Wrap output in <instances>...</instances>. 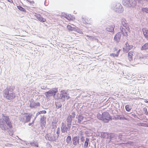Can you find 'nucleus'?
<instances>
[{
  "mask_svg": "<svg viewBox=\"0 0 148 148\" xmlns=\"http://www.w3.org/2000/svg\"><path fill=\"white\" fill-rule=\"evenodd\" d=\"M41 118L40 119V126L42 127L43 126L45 127L46 123V117L43 115L42 116V115H40Z\"/></svg>",
  "mask_w": 148,
  "mask_h": 148,
  "instance_id": "nucleus-13",
  "label": "nucleus"
},
{
  "mask_svg": "<svg viewBox=\"0 0 148 148\" xmlns=\"http://www.w3.org/2000/svg\"><path fill=\"white\" fill-rule=\"evenodd\" d=\"M72 120L73 118L71 117V115L70 114H69L66 119L67 122V124L71 126Z\"/></svg>",
  "mask_w": 148,
  "mask_h": 148,
  "instance_id": "nucleus-20",
  "label": "nucleus"
},
{
  "mask_svg": "<svg viewBox=\"0 0 148 148\" xmlns=\"http://www.w3.org/2000/svg\"><path fill=\"white\" fill-rule=\"evenodd\" d=\"M80 139H81V141H82V142H84L85 140L84 139V137L83 136H82L81 137Z\"/></svg>",
  "mask_w": 148,
  "mask_h": 148,
  "instance_id": "nucleus-49",
  "label": "nucleus"
},
{
  "mask_svg": "<svg viewBox=\"0 0 148 148\" xmlns=\"http://www.w3.org/2000/svg\"><path fill=\"white\" fill-rule=\"evenodd\" d=\"M148 49V42H147L144 45L142 46L140 49L141 50H144Z\"/></svg>",
  "mask_w": 148,
  "mask_h": 148,
  "instance_id": "nucleus-29",
  "label": "nucleus"
},
{
  "mask_svg": "<svg viewBox=\"0 0 148 148\" xmlns=\"http://www.w3.org/2000/svg\"><path fill=\"white\" fill-rule=\"evenodd\" d=\"M0 128L4 131L12 128V124L9 116L2 114V117L0 119Z\"/></svg>",
  "mask_w": 148,
  "mask_h": 148,
  "instance_id": "nucleus-1",
  "label": "nucleus"
},
{
  "mask_svg": "<svg viewBox=\"0 0 148 148\" xmlns=\"http://www.w3.org/2000/svg\"><path fill=\"white\" fill-rule=\"evenodd\" d=\"M143 125H142V126L145 127H148V123H142Z\"/></svg>",
  "mask_w": 148,
  "mask_h": 148,
  "instance_id": "nucleus-51",
  "label": "nucleus"
},
{
  "mask_svg": "<svg viewBox=\"0 0 148 148\" xmlns=\"http://www.w3.org/2000/svg\"><path fill=\"white\" fill-rule=\"evenodd\" d=\"M30 145L32 146H34L36 147H38V144L36 140H33V141L30 143Z\"/></svg>",
  "mask_w": 148,
  "mask_h": 148,
  "instance_id": "nucleus-24",
  "label": "nucleus"
},
{
  "mask_svg": "<svg viewBox=\"0 0 148 148\" xmlns=\"http://www.w3.org/2000/svg\"><path fill=\"white\" fill-rule=\"evenodd\" d=\"M34 121H35V120H34L32 122V123H29L28 124V125H29V126H31L32 127L33 125V124L34 123Z\"/></svg>",
  "mask_w": 148,
  "mask_h": 148,
  "instance_id": "nucleus-47",
  "label": "nucleus"
},
{
  "mask_svg": "<svg viewBox=\"0 0 148 148\" xmlns=\"http://www.w3.org/2000/svg\"><path fill=\"white\" fill-rule=\"evenodd\" d=\"M34 102L35 101L33 99H31L30 100V104L29 105H31L32 104H33Z\"/></svg>",
  "mask_w": 148,
  "mask_h": 148,
  "instance_id": "nucleus-48",
  "label": "nucleus"
},
{
  "mask_svg": "<svg viewBox=\"0 0 148 148\" xmlns=\"http://www.w3.org/2000/svg\"><path fill=\"white\" fill-rule=\"evenodd\" d=\"M36 18L40 22L43 23L45 22L46 20L40 14L35 13L34 15Z\"/></svg>",
  "mask_w": 148,
  "mask_h": 148,
  "instance_id": "nucleus-16",
  "label": "nucleus"
},
{
  "mask_svg": "<svg viewBox=\"0 0 148 148\" xmlns=\"http://www.w3.org/2000/svg\"><path fill=\"white\" fill-rule=\"evenodd\" d=\"M64 17L69 20H72L73 16H71L70 14L67 15V14L64 13Z\"/></svg>",
  "mask_w": 148,
  "mask_h": 148,
  "instance_id": "nucleus-23",
  "label": "nucleus"
},
{
  "mask_svg": "<svg viewBox=\"0 0 148 148\" xmlns=\"http://www.w3.org/2000/svg\"><path fill=\"white\" fill-rule=\"evenodd\" d=\"M120 49H119L118 50V51L116 53V54L113 53H111L110 54V56H112L113 57H117L119 54V53L120 52Z\"/></svg>",
  "mask_w": 148,
  "mask_h": 148,
  "instance_id": "nucleus-34",
  "label": "nucleus"
},
{
  "mask_svg": "<svg viewBox=\"0 0 148 148\" xmlns=\"http://www.w3.org/2000/svg\"><path fill=\"white\" fill-rule=\"evenodd\" d=\"M55 135H56V134H53V136H51V137L50 136V138H49L47 139V140L49 141H53L54 142H56V140L58 139V138H56V137L55 136Z\"/></svg>",
  "mask_w": 148,
  "mask_h": 148,
  "instance_id": "nucleus-28",
  "label": "nucleus"
},
{
  "mask_svg": "<svg viewBox=\"0 0 148 148\" xmlns=\"http://www.w3.org/2000/svg\"><path fill=\"white\" fill-rule=\"evenodd\" d=\"M87 37H88V39L92 40H94V39H95V37L93 36H87Z\"/></svg>",
  "mask_w": 148,
  "mask_h": 148,
  "instance_id": "nucleus-45",
  "label": "nucleus"
},
{
  "mask_svg": "<svg viewBox=\"0 0 148 148\" xmlns=\"http://www.w3.org/2000/svg\"><path fill=\"white\" fill-rule=\"evenodd\" d=\"M109 133L99 132H98V136L101 138L108 139Z\"/></svg>",
  "mask_w": 148,
  "mask_h": 148,
  "instance_id": "nucleus-15",
  "label": "nucleus"
},
{
  "mask_svg": "<svg viewBox=\"0 0 148 148\" xmlns=\"http://www.w3.org/2000/svg\"><path fill=\"white\" fill-rule=\"evenodd\" d=\"M61 125V130L62 133H67L68 131H69L70 130L71 125L67 124V126H66L63 122L62 123Z\"/></svg>",
  "mask_w": 148,
  "mask_h": 148,
  "instance_id": "nucleus-9",
  "label": "nucleus"
},
{
  "mask_svg": "<svg viewBox=\"0 0 148 148\" xmlns=\"http://www.w3.org/2000/svg\"><path fill=\"white\" fill-rule=\"evenodd\" d=\"M76 27H72L70 25H68L66 26V28L69 31H75V30Z\"/></svg>",
  "mask_w": 148,
  "mask_h": 148,
  "instance_id": "nucleus-22",
  "label": "nucleus"
},
{
  "mask_svg": "<svg viewBox=\"0 0 148 148\" xmlns=\"http://www.w3.org/2000/svg\"><path fill=\"white\" fill-rule=\"evenodd\" d=\"M47 1V0H46L45 1V3H44L45 5H46V6L47 5H46V2Z\"/></svg>",
  "mask_w": 148,
  "mask_h": 148,
  "instance_id": "nucleus-58",
  "label": "nucleus"
},
{
  "mask_svg": "<svg viewBox=\"0 0 148 148\" xmlns=\"http://www.w3.org/2000/svg\"><path fill=\"white\" fill-rule=\"evenodd\" d=\"M15 88L14 86H9L3 91V95L5 98L9 100L14 99L15 97V93L14 92Z\"/></svg>",
  "mask_w": 148,
  "mask_h": 148,
  "instance_id": "nucleus-2",
  "label": "nucleus"
},
{
  "mask_svg": "<svg viewBox=\"0 0 148 148\" xmlns=\"http://www.w3.org/2000/svg\"><path fill=\"white\" fill-rule=\"evenodd\" d=\"M27 1L30 2V0H28Z\"/></svg>",
  "mask_w": 148,
  "mask_h": 148,
  "instance_id": "nucleus-63",
  "label": "nucleus"
},
{
  "mask_svg": "<svg viewBox=\"0 0 148 148\" xmlns=\"http://www.w3.org/2000/svg\"><path fill=\"white\" fill-rule=\"evenodd\" d=\"M125 21L126 22V21L125 20H124V21H122V23L123 24V26L124 27H126L127 26V24L125 23Z\"/></svg>",
  "mask_w": 148,
  "mask_h": 148,
  "instance_id": "nucleus-43",
  "label": "nucleus"
},
{
  "mask_svg": "<svg viewBox=\"0 0 148 148\" xmlns=\"http://www.w3.org/2000/svg\"><path fill=\"white\" fill-rule=\"evenodd\" d=\"M112 9L115 12L119 13L123 12L124 10L123 6L119 3L113 5L112 7Z\"/></svg>",
  "mask_w": 148,
  "mask_h": 148,
  "instance_id": "nucleus-7",
  "label": "nucleus"
},
{
  "mask_svg": "<svg viewBox=\"0 0 148 148\" xmlns=\"http://www.w3.org/2000/svg\"><path fill=\"white\" fill-rule=\"evenodd\" d=\"M90 146V143H89V147Z\"/></svg>",
  "mask_w": 148,
  "mask_h": 148,
  "instance_id": "nucleus-64",
  "label": "nucleus"
},
{
  "mask_svg": "<svg viewBox=\"0 0 148 148\" xmlns=\"http://www.w3.org/2000/svg\"><path fill=\"white\" fill-rule=\"evenodd\" d=\"M89 139L86 138L84 142V148H88L89 145Z\"/></svg>",
  "mask_w": 148,
  "mask_h": 148,
  "instance_id": "nucleus-25",
  "label": "nucleus"
},
{
  "mask_svg": "<svg viewBox=\"0 0 148 148\" xmlns=\"http://www.w3.org/2000/svg\"><path fill=\"white\" fill-rule=\"evenodd\" d=\"M55 106L56 108L57 109H59L60 108V110H61V108L62 106V104L60 102H58L57 103H56Z\"/></svg>",
  "mask_w": 148,
  "mask_h": 148,
  "instance_id": "nucleus-30",
  "label": "nucleus"
},
{
  "mask_svg": "<svg viewBox=\"0 0 148 148\" xmlns=\"http://www.w3.org/2000/svg\"><path fill=\"white\" fill-rule=\"evenodd\" d=\"M17 8L19 10L22 12L25 13L26 12V10L20 5L17 6Z\"/></svg>",
  "mask_w": 148,
  "mask_h": 148,
  "instance_id": "nucleus-31",
  "label": "nucleus"
},
{
  "mask_svg": "<svg viewBox=\"0 0 148 148\" xmlns=\"http://www.w3.org/2000/svg\"><path fill=\"white\" fill-rule=\"evenodd\" d=\"M72 138H71V136L70 135L68 136L66 140V142L67 144L71 143H72Z\"/></svg>",
  "mask_w": 148,
  "mask_h": 148,
  "instance_id": "nucleus-26",
  "label": "nucleus"
},
{
  "mask_svg": "<svg viewBox=\"0 0 148 148\" xmlns=\"http://www.w3.org/2000/svg\"><path fill=\"white\" fill-rule=\"evenodd\" d=\"M69 98V94L68 93L67 90H61L59 96H58V98L60 99L62 101H64L66 98L68 99Z\"/></svg>",
  "mask_w": 148,
  "mask_h": 148,
  "instance_id": "nucleus-4",
  "label": "nucleus"
},
{
  "mask_svg": "<svg viewBox=\"0 0 148 148\" xmlns=\"http://www.w3.org/2000/svg\"><path fill=\"white\" fill-rule=\"evenodd\" d=\"M117 137H118V139L121 140L122 136V134L121 133H119L117 134Z\"/></svg>",
  "mask_w": 148,
  "mask_h": 148,
  "instance_id": "nucleus-40",
  "label": "nucleus"
},
{
  "mask_svg": "<svg viewBox=\"0 0 148 148\" xmlns=\"http://www.w3.org/2000/svg\"><path fill=\"white\" fill-rule=\"evenodd\" d=\"M23 114L26 115V116H25L26 118L25 120H24V118H21L20 121H22L23 122H24L25 123L30 122L32 115V114L28 113H25Z\"/></svg>",
  "mask_w": 148,
  "mask_h": 148,
  "instance_id": "nucleus-10",
  "label": "nucleus"
},
{
  "mask_svg": "<svg viewBox=\"0 0 148 148\" xmlns=\"http://www.w3.org/2000/svg\"><path fill=\"white\" fill-rule=\"evenodd\" d=\"M40 114V113L39 112H37L36 113V116L35 117L34 120H35L36 119L37 117Z\"/></svg>",
  "mask_w": 148,
  "mask_h": 148,
  "instance_id": "nucleus-50",
  "label": "nucleus"
},
{
  "mask_svg": "<svg viewBox=\"0 0 148 148\" xmlns=\"http://www.w3.org/2000/svg\"><path fill=\"white\" fill-rule=\"evenodd\" d=\"M60 133V128L59 127L57 129V132H56V134L58 135V136L57 137V138H58V137L59 136Z\"/></svg>",
  "mask_w": 148,
  "mask_h": 148,
  "instance_id": "nucleus-41",
  "label": "nucleus"
},
{
  "mask_svg": "<svg viewBox=\"0 0 148 148\" xmlns=\"http://www.w3.org/2000/svg\"><path fill=\"white\" fill-rule=\"evenodd\" d=\"M142 31L145 37L147 40H148V30L146 29H145V31L142 30Z\"/></svg>",
  "mask_w": 148,
  "mask_h": 148,
  "instance_id": "nucleus-27",
  "label": "nucleus"
},
{
  "mask_svg": "<svg viewBox=\"0 0 148 148\" xmlns=\"http://www.w3.org/2000/svg\"><path fill=\"white\" fill-rule=\"evenodd\" d=\"M94 40H95L97 41V42H98V40L95 37V39H94Z\"/></svg>",
  "mask_w": 148,
  "mask_h": 148,
  "instance_id": "nucleus-56",
  "label": "nucleus"
},
{
  "mask_svg": "<svg viewBox=\"0 0 148 148\" xmlns=\"http://www.w3.org/2000/svg\"><path fill=\"white\" fill-rule=\"evenodd\" d=\"M119 115H116V116H114L113 119L115 120L119 119Z\"/></svg>",
  "mask_w": 148,
  "mask_h": 148,
  "instance_id": "nucleus-42",
  "label": "nucleus"
},
{
  "mask_svg": "<svg viewBox=\"0 0 148 148\" xmlns=\"http://www.w3.org/2000/svg\"><path fill=\"white\" fill-rule=\"evenodd\" d=\"M123 5L126 7H135L136 4V2L135 0H123Z\"/></svg>",
  "mask_w": 148,
  "mask_h": 148,
  "instance_id": "nucleus-5",
  "label": "nucleus"
},
{
  "mask_svg": "<svg viewBox=\"0 0 148 148\" xmlns=\"http://www.w3.org/2000/svg\"><path fill=\"white\" fill-rule=\"evenodd\" d=\"M71 117L73 119L75 117V116L76 115L75 112H73L71 113Z\"/></svg>",
  "mask_w": 148,
  "mask_h": 148,
  "instance_id": "nucleus-44",
  "label": "nucleus"
},
{
  "mask_svg": "<svg viewBox=\"0 0 148 148\" xmlns=\"http://www.w3.org/2000/svg\"><path fill=\"white\" fill-rule=\"evenodd\" d=\"M30 4H32L34 3V1H30Z\"/></svg>",
  "mask_w": 148,
  "mask_h": 148,
  "instance_id": "nucleus-57",
  "label": "nucleus"
},
{
  "mask_svg": "<svg viewBox=\"0 0 148 148\" xmlns=\"http://www.w3.org/2000/svg\"><path fill=\"white\" fill-rule=\"evenodd\" d=\"M40 103L39 102H34L31 105H29V107L31 108H36L40 106Z\"/></svg>",
  "mask_w": 148,
  "mask_h": 148,
  "instance_id": "nucleus-19",
  "label": "nucleus"
},
{
  "mask_svg": "<svg viewBox=\"0 0 148 148\" xmlns=\"http://www.w3.org/2000/svg\"><path fill=\"white\" fill-rule=\"evenodd\" d=\"M60 94H59V93H58L57 95V97H58V96H59Z\"/></svg>",
  "mask_w": 148,
  "mask_h": 148,
  "instance_id": "nucleus-61",
  "label": "nucleus"
},
{
  "mask_svg": "<svg viewBox=\"0 0 148 148\" xmlns=\"http://www.w3.org/2000/svg\"><path fill=\"white\" fill-rule=\"evenodd\" d=\"M52 126L53 129H55L56 127V123L54 122H52Z\"/></svg>",
  "mask_w": 148,
  "mask_h": 148,
  "instance_id": "nucleus-39",
  "label": "nucleus"
},
{
  "mask_svg": "<svg viewBox=\"0 0 148 148\" xmlns=\"http://www.w3.org/2000/svg\"><path fill=\"white\" fill-rule=\"evenodd\" d=\"M58 92V88H55L50 90L46 92L45 94L47 97L52 96H54L56 95Z\"/></svg>",
  "mask_w": 148,
  "mask_h": 148,
  "instance_id": "nucleus-8",
  "label": "nucleus"
},
{
  "mask_svg": "<svg viewBox=\"0 0 148 148\" xmlns=\"http://www.w3.org/2000/svg\"><path fill=\"white\" fill-rule=\"evenodd\" d=\"M128 42H126L125 43V46L123 48V50L124 52L127 53L129 50L132 49L133 47L132 45H130Z\"/></svg>",
  "mask_w": 148,
  "mask_h": 148,
  "instance_id": "nucleus-11",
  "label": "nucleus"
},
{
  "mask_svg": "<svg viewBox=\"0 0 148 148\" xmlns=\"http://www.w3.org/2000/svg\"><path fill=\"white\" fill-rule=\"evenodd\" d=\"M121 31L122 32V33L121 32H119L117 33L115 36L114 37V40L116 42H119L121 38V34H122L124 36H125V35L124 34V31L125 32V34L127 35V32L125 31V29L122 27V28H121Z\"/></svg>",
  "mask_w": 148,
  "mask_h": 148,
  "instance_id": "nucleus-6",
  "label": "nucleus"
},
{
  "mask_svg": "<svg viewBox=\"0 0 148 148\" xmlns=\"http://www.w3.org/2000/svg\"><path fill=\"white\" fill-rule=\"evenodd\" d=\"M109 136L108 139H110V142L112 141L113 140H116L117 136L116 133H109Z\"/></svg>",
  "mask_w": 148,
  "mask_h": 148,
  "instance_id": "nucleus-14",
  "label": "nucleus"
},
{
  "mask_svg": "<svg viewBox=\"0 0 148 148\" xmlns=\"http://www.w3.org/2000/svg\"><path fill=\"white\" fill-rule=\"evenodd\" d=\"M49 135H50V134H47H47H46L45 137V138L46 139V140H47V136H49Z\"/></svg>",
  "mask_w": 148,
  "mask_h": 148,
  "instance_id": "nucleus-52",
  "label": "nucleus"
},
{
  "mask_svg": "<svg viewBox=\"0 0 148 148\" xmlns=\"http://www.w3.org/2000/svg\"><path fill=\"white\" fill-rule=\"evenodd\" d=\"M128 116L130 117H134V118L137 117V119H139V118L137 117V116L134 113H130L128 114Z\"/></svg>",
  "mask_w": 148,
  "mask_h": 148,
  "instance_id": "nucleus-32",
  "label": "nucleus"
},
{
  "mask_svg": "<svg viewBox=\"0 0 148 148\" xmlns=\"http://www.w3.org/2000/svg\"><path fill=\"white\" fill-rule=\"evenodd\" d=\"M145 1H146L148 3V0H145Z\"/></svg>",
  "mask_w": 148,
  "mask_h": 148,
  "instance_id": "nucleus-62",
  "label": "nucleus"
},
{
  "mask_svg": "<svg viewBox=\"0 0 148 148\" xmlns=\"http://www.w3.org/2000/svg\"><path fill=\"white\" fill-rule=\"evenodd\" d=\"M143 111L144 112V114L146 115L148 114V111H147V108L146 107L144 108H143Z\"/></svg>",
  "mask_w": 148,
  "mask_h": 148,
  "instance_id": "nucleus-38",
  "label": "nucleus"
},
{
  "mask_svg": "<svg viewBox=\"0 0 148 148\" xmlns=\"http://www.w3.org/2000/svg\"><path fill=\"white\" fill-rule=\"evenodd\" d=\"M144 102L145 103H148V101L146 100H145L144 101Z\"/></svg>",
  "mask_w": 148,
  "mask_h": 148,
  "instance_id": "nucleus-59",
  "label": "nucleus"
},
{
  "mask_svg": "<svg viewBox=\"0 0 148 148\" xmlns=\"http://www.w3.org/2000/svg\"><path fill=\"white\" fill-rule=\"evenodd\" d=\"M119 119L120 120H127V118L124 117L123 115H119Z\"/></svg>",
  "mask_w": 148,
  "mask_h": 148,
  "instance_id": "nucleus-37",
  "label": "nucleus"
},
{
  "mask_svg": "<svg viewBox=\"0 0 148 148\" xmlns=\"http://www.w3.org/2000/svg\"><path fill=\"white\" fill-rule=\"evenodd\" d=\"M75 31L76 32L79 33L80 34H83V32L79 28L76 27V28L75 29Z\"/></svg>",
  "mask_w": 148,
  "mask_h": 148,
  "instance_id": "nucleus-36",
  "label": "nucleus"
},
{
  "mask_svg": "<svg viewBox=\"0 0 148 148\" xmlns=\"http://www.w3.org/2000/svg\"><path fill=\"white\" fill-rule=\"evenodd\" d=\"M84 117L81 114L77 115L76 118L77 119V123L80 124H83V123H81L82 121L84 119Z\"/></svg>",
  "mask_w": 148,
  "mask_h": 148,
  "instance_id": "nucleus-17",
  "label": "nucleus"
},
{
  "mask_svg": "<svg viewBox=\"0 0 148 148\" xmlns=\"http://www.w3.org/2000/svg\"><path fill=\"white\" fill-rule=\"evenodd\" d=\"M79 137L72 135V141L74 146H76L79 144Z\"/></svg>",
  "mask_w": 148,
  "mask_h": 148,
  "instance_id": "nucleus-12",
  "label": "nucleus"
},
{
  "mask_svg": "<svg viewBox=\"0 0 148 148\" xmlns=\"http://www.w3.org/2000/svg\"><path fill=\"white\" fill-rule=\"evenodd\" d=\"M97 117L104 123H108L112 119V116L107 112H103L101 114L99 113H98L97 114Z\"/></svg>",
  "mask_w": 148,
  "mask_h": 148,
  "instance_id": "nucleus-3",
  "label": "nucleus"
},
{
  "mask_svg": "<svg viewBox=\"0 0 148 148\" xmlns=\"http://www.w3.org/2000/svg\"><path fill=\"white\" fill-rule=\"evenodd\" d=\"M134 52L130 51L128 53V59L130 62L133 61V56Z\"/></svg>",
  "mask_w": 148,
  "mask_h": 148,
  "instance_id": "nucleus-21",
  "label": "nucleus"
},
{
  "mask_svg": "<svg viewBox=\"0 0 148 148\" xmlns=\"http://www.w3.org/2000/svg\"><path fill=\"white\" fill-rule=\"evenodd\" d=\"M125 108L127 112H130L132 109L131 107L129 105H125Z\"/></svg>",
  "mask_w": 148,
  "mask_h": 148,
  "instance_id": "nucleus-33",
  "label": "nucleus"
},
{
  "mask_svg": "<svg viewBox=\"0 0 148 148\" xmlns=\"http://www.w3.org/2000/svg\"><path fill=\"white\" fill-rule=\"evenodd\" d=\"M141 11L143 12H145L148 14V8L147 7L142 8L141 9Z\"/></svg>",
  "mask_w": 148,
  "mask_h": 148,
  "instance_id": "nucleus-35",
  "label": "nucleus"
},
{
  "mask_svg": "<svg viewBox=\"0 0 148 148\" xmlns=\"http://www.w3.org/2000/svg\"><path fill=\"white\" fill-rule=\"evenodd\" d=\"M40 113V114H45L47 113V111L45 110H43L42 111H39Z\"/></svg>",
  "mask_w": 148,
  "mask_h": 148,
  "instance_id": "nucleus-46",
  "label": "nucleus"
},
{
  "mask_svg": "<svg viewBox=\"0 0 148 148\" xmlns=\"http://www.w3.org/2000/svg\"><path fill=\"white\" fill-rule=\"evenodd\" d=\"M114 27L115 26L114 25L110 26H109L106 28V30L108 32L112 33H114Z\"/></svg>",
  "mask_w": 148,
  "mask_h": 148,
  "instance_id": "nucleus-18",
  "label": "nucleus"
},
{
  "mask_svg": "<svg viewBox=\"0 0 148 148\" xmlns=\"http://www.w3.org/2000/svg\"><path fill=\"white\" fill-rule=\"evenodd\" d=\"M139 3H142L143 2V0H137Z\"/></svg>",
  "mask_w": 148,
  "mask_h": 148,
  "instance_id": "nucleus-54",
  "label": "nucleus"
},
{
  "mask_svg": "<svg viewBox=\"0 0 148 148\" xmlns=\"http://www.w3.org/2000/svg\"><path fill=\"white\" fill-rule=\"evenodd\" d=\"M76 122L77 123V120H75V121L74 123L73 122V125H77V123H76Z\"/></svg>",
  "mask_w": 148,
  "mask_h": 148,
  "instance_id": "nucleus-53",
  "label": "nucleus"
},
{
  "mask_svg": "<svg viewBox=\"0 0 148 148\" xmlns=\"http://www.w3.org/2000/svg\"><path fill=\"white\" fill-rule=\"evenodd\" d=\"M50 135H49V136H47V139H48V138H50Z\"/></svg>",
  "mask_w": 148,
  "mask_h": 148,
  "instance_id": "nucleus-60",
  "label": "nucleus"
},
{
  "mask_svg": "<svg viewBox=\"0 0 148 148\" xmlns=\"http://www.w3.org/2000/svg\"><path fill=\"white\" fill-rule=\"evenodd\" d=\"M83 21L84 23L85 24H88V23L86 21H85V20H84Z\"/></svg>",
  "mask_w": 148,
  "mask_h": 148,
  "instance_id": "nucleus-55",
  "label": "nucleus"
}]
</instances>
